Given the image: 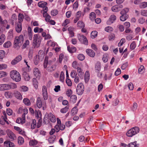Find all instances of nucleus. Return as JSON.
I'll return each instance as SVG.
<instances>
[{
    "label": "nucleus",
    "mask_w": 147,
    "mask_h": 147,
    "mask_svg": "<svg viewBox=\"0 0 147 147\" xmlns=\"http://www.w3.org/2000/svg\"><path fill=\"white\" fill-rule=\"evenodd\" d=\"M24 37L22 35L16 37L14 42L13 47L17 49H19L23 43Z\"/></svg>",
    "instance_id": "f257e3e1"
},
{
    "label": "nucleus",
    "mask_w": 147,
    "mask_h": 147,
    "mask_svg": "<svg viewBox=\"0 0 147 147\" xmlns=\"http://www.w3.org/2000/svg\"><path fill=\"white\" fill-rule=\"evenodd\" d=\"M42 38L38 34H35L33 36L32 45L34 48H38L41 43Z\"/></svg>",
    "instance_id": "f03ea898"
},
{
    "label": "nucleus",
    "mask_w": 147,
    "mask_h": 147,
    "mask_svg": "<svg viewBox=\"0 0 147 147\" xmlns=\"http://www.w3.org/2000/svg\"><path fill=\"white\" fill-rule=\"evenodd\" d=\"M10 77L13 80L16 82L20 81L21 77L18 72L16 70H12L10 73Z\"/></svg>",
    "instance_id": "7ed1b4c3"
},
{
    "label": "nucleus",
    "mask_w": 147,
    "mask_h": 147,
    "mask_svg": "<svg viewBox=\"0 0 147 147\" xmlns=\"http://www.w3.org/2000/svg\"><path fill=\"white\" fill-rule=\"evenodd\" d=\"M140 129L138 127H135L129 130L126 133L127 136L129 137H132L139 133Z\"/></svg>",
    "instance_id": "20e7f679"
},
{
    "label": "nucleus",
    "mask_w": 147,
    "mask_h": 147,
    "mask_svg": "<svg viewBox=\"0 0 147 147\" xmlns=\"http://www.w3.org/2000/svg\"><path fill=\"white\" fill-rule=\"evenodd\" d=\"M36 105L38 108H42L43 110L46 109V103L45 101L42 102L40 97H38L36 100Z\"/></svg>",
    "instance_id": "39448f33"
},
{
    "label": "nucleus",
    "mask_w": 147,
    "mask_h": 147,
    "mask_svg": "<svg viewBox=\"0 0 147 147\" xmlns=\"http://www.w3.org/2000/svg\"><path fill=\"white\" fill-rule=\"evenodd\" d=\"M84 86L83 84L80 83H79L77 87L76 92L77 94L79 95H82L84 92Z\"/></svg>",
    "instance_id": "423d86ee"
},
{
    "label": "nucleus",
    "mask_w": 147,
    "mask_h": 147,
    "mask_svg": "<svg viewBox=\"0 0 147 147\" xmlns=\"http://www.w3.org/2000/svg\"><path fill=\"white\" fill-rule=\"evenodd\" d=\"M44 56V54L43 51L41 50H40L38 53V56H36V59L34 61L35 64L36 65L38 64L39 62L38 59H43Z\"/></svg>",
    "instance_id": "0eeeda50"
},
{
    "label": "nucleus",
    "mask_w": 147,
    "mask_h": 147,
    "mask_svg": "<svg viewBox=\"0 0 147 147\" xmlns=\"http://www.w3.org/2000/svg\"><path fill=\"white\" fill-rule=\"evenodd\" d=\"M78 40L81 43L85 45L88 44V41L86 36L83 35L79 34L78 36Z\"/></svg>",
    "instance_id": "6e6552de"
},
{
    "label": "nucleus",
    "mask_w": 147,
    "mask_h": 147,
    "mask_svg": "<svg viewBox=\"0 0 147 147\" xmlns=\"http://www.w3.org/2000/svg\"><path fill=\"white\" fill-rule=\"evenodd\" d=\"M123 6L122 5H116L112 7L111 10L114 12H118L121 10L123 8Z\"/></svg>",
    "instance_id": "1a4fd4ad"
},
{
    "label": "nucleus",
    "mask_w": 147,
    "mask_h": 147,
    "mask_svg": "<svg viewBox=\"0 0 147 147\" xmlns=\"http://www.w3.org/2000/svg\"><path fill=\"white\" fill-rule=\"evenodd\" d=\"M7 136L11 141L16 139V138L15 134L10 130L7 129Z\"/></svg>",
    "instance_id": "9d476101"
},
{
    "label": "nucleus",
    "mask_w": 147,
    "mask_h": 147,
    "mask_svg": "<svg viewBox=\"0 0 147 147\" xmlns=\"http://www.w3.org/2000/svg\"><path fill=\"white\" fill-rule=\"evenodd\" d=\"M22 57L21 55H18L11 62V63L13 65L17 64L19 62L21 61L22 59Z\"/></svg>",
    "instance_id": "9b49d317"
},
{
    "label": "nucleus",
    "mask_w": 147,
    "mask_h": 147,
    "mask_svg": "<svg viewBox=\"0 0 147 147\" xmlns=\"http://www.w3.org/2000/svg\"><path fill=\"white\" fill-rule=\"evenodd\" d=\"M13 94L14 96L17 99L21 100L22 99V96L20 92L17 90L14 91Z\"/></svg>",
    "instance_id": "f8f14e48"
},
{
    "label": "nucleus",
    "mask_w": 147,
    "mask_h": 147,
    "mask_svg": "<svg viewBox=\"0 0 147 147\" xmlns=\"http://www.w3.org/2000/svg\"><path fill=\"white\" fill-rule=\"evenodd\" d=\"M116 16L114 15H113L111 16L109 20L107 21V24L108 25H110L113 23L116 20Z\"/></svg>",
    "instance_id": "ddd939ff"
},
{
    "label": "nucleus",
    "mask_w": 147,
    "mask_h": 147,
    "mask_svg": "<svg viewBox=\"0 0 147 147\" xmlns=\"http://www.w3.org/2000/svg\"><path fill=\"white\" fill-rule=\"evenodd\" d=\"M15 26L16 31L18 33L20 32L22 30V24L16 23Z\"/></svg>",
    "instance_id": "4468645a"
},
{
    "label": "nucleus",
    "mask_w": 147,
    "mask_h": 147,
    "mask_svg": "<svg viewBox=\"0 0 147 147\" xmlns=\"http://www.w3.org/2000/svg\"><path fill=\"white\" fill-rule=\"evenodd\" d=\"M86 52L87 55L90 57H93L95 55V53L94 51L91 49H87Z\"/></svg>",
    "instance_id": "2eb2a0df"
},
{
    "label": "nucleus",
    "mask_w": 147,
    "mask_h": 147,
    "mask_svg": "<svg viewBox=\"0 0 147 147\" xmlns=\"http://www.w3.org/2000/svg\"><path fill=\"white\" fill-rule=\"evenodd\" d=\"M4 144L5 147H14V144L10 141H5Z\"/></svg>",
    "instance_id": "dca6fc26"
},
{
    "label": "nucleus",
    "mask_w": 147,
    "mask_h": 147,
    "mask_svg": "<svg viewBox=\"0 0 147 147\" xmlns=\"http://www.w3.org/2000/svg\"><path fill=\"white\" fill-rule=\"evenodd\" d=\"M101 64L99 62H97L95 64V72H98L100 71L101 70Z\"/></svg>",
    "instance_id": "f3484780"
},
{
    "label": "nucleus",
    "mask_w": 147,
    "mask_h": 147,
    "mask_svg": "<svg viewBox=\"0 0 147 147\" xmlns=\"http://www.w3.org/2000/svg\"><path fill=\"white\" fill-rule=\"evenodd\" d=\"M43 17L45 18V21L47 22H49L51 19V16L48 13H43Z\"/></svg>",
    "instance_id": "a211bd4d"
},
{
    "label": "nucleus",
    "mask_w": 147,
    "mask_h": 147,
    "mask_svg": "<svg viewBox=\"0 0 147 147\" xmlns=\"http://www.w3.org/2000/svg\"><path fill=\"white\" fill-rule=\"evenodd\" d=\"M56 69V66L55 65H48L47 70L48 71L52 72L55 70Z\"/></svg>",
    "instance_id": "6ab92c4d"
},
{
    "label": "nucleus",
    "mask_w": 147,
    "mask_h": 147,
    "mask_svg": "<svg viewBox=\"0 0 147 147\" xmlns=\"http://www.w3.org/2000/svg\"><path fill=\"white\" fill-rule=\"evenodd\" d=\"M48 60L49 58L48 56H46L43 63L44 67V68H47L48 66Z\"/></svg>",
    "instance_id": "aec40b11"
},
{
    "label": "nucleus",
    "mask_w": 147,
    "mask_h": 147,
    "mask_svg": "<svg viewBox=\"0 0 147 147\" xmlns=\"http://www.w3.org/2000/svg\"><path fill=\"white\" fill-rule=\"evenodd\" d=\"M47 5V3L44 1H40L38 3V5L40 7L43 8Z\"/></svg>",
    "instance_id": "412c9836"
},
{
    "label": "nucleus",
    "mask_w": 147,
    "mask_h": 147,
    "mask_svg": "<svg viewBox=\"0 0 147 147\" xmlns=\"http://www.w3.org/2000/svg\"><path fill=\"white\" fill-rule=\"evenodd\" d=\"M49 119L53 123H54L56 121V119L55 116L51 113H49Z\"/></svg>",
    "instance_id": "4be33fe9"
},
{
    "label": "nucleus",
    "mask_w": 147,
    "mask_h": 147,
    "mask_svg": "<svg viewBox=\"0 0 147 147\" xmlns=\"http://www.w3.org/2000/svg\"><path fill=\"white\" fill-rule=\"evenodd\" d=\"M24 16L22 14L19 13L18 16V23H21L23 20Z\"/></svg>",
    "instance_id": "5701e85b"
},
{
    "label": "nucleus",
    "mask_w": 147,
    "mask_h": 147,
    "mask_svg": "<svg viewBox=\"0 0 147 147\" xmlns=\"http://www.w3.org/2000/svg\"><path fill=\"white\" fill-rule=\"evenodd\" d=\"M34 74L35 76L37 77L40 74L39 69L37 68H35L34 69Z\"/></svg>",
    "instance_id": "b1692460"
},
{
    "label": "nucleus",
    "mask_w": 147,
    "mask_h": 147,
    "mask_svg": "<svg viewBox=\"0 0 147 147\" xmlns=\"http://www.w3.org/2000/svg\"><path fill=\"white\" fill-rule=\"evenodd\" d=\"M2 118L7 124H9L7 120V117L6 113L5 111L3 112V115L2 116Z\"/></svg>",
    "instance_id": "393cba45"
},
{
    "label": "nucleus",
    "mask_w": 147,
    "mask_h": 147,
    "mask_svg": "<svg viewBox=\"0 0 147 147\" xmlns=\"http://www.w3.org/2000/svg\"><path fill=\"white\" fill-rule=\"evenodd\" d=\"M49 114L47 113H45L44 118V122L46 123L47 122H48L49 117Z\"/></svg>",
    "instance_id": "a878e982"
},
{
    "label": "nucleus",
    "mask_w": 147,
    "mask_h": 147,
    "mask_svg": "<svg viewBox=\"0 0 147 147\" xmlns=\"http://www.w3.org/2000/svg\"><path fill=\"white\" fill-rule=\"evenodd\" d=\"M77 69L79 76L81 77L82 75L84 74V72H82V70L80 68L78 67L77 68Z\"/></svg>",
    "instance_id": "bb28decb"
},
{
    "label": "nucleus",
    "mask_w": 147,
    "mask_h": 147,
    "mask_svg": "<svg viewBox=\"0 0 147 147\" xmlns=\"http://www.w3.org/2000/svg\"><path fill=\"white\" fill-rule=\"evenodd\" d=\"M5 39V37L4 34H2L0 36V45L3 44Z\"/></svg>",
    "instance_id": "cd10ccee"
},
{
    "label": "nucleus",
    "mask_w": 147,
    "mask_h": 147,
    "mask_svg": "<svg viewBox=\"0 0 147 147\" xmlns=\"http://www.w3.org/2000/svg\"><path fill=\"white\" fill-rule=\"evenodd\" d=\"M23 102L25 105L27 106L30 105L31 104L30 100L27 98H24L23 100Z\"/></svg>",
    "instance_id": "c85d7f7f"
},
{
    "label": "nucleus",
    "mask_w": 147,
    "mask_h": 147,
    "mask_svg": "<svg viewBox=\"0 0 147 147\" xmlns=\"http://www.w3.org/2000/svg\"><path fill=\"white\" fill-rule=\"evenodd\" d=\"M33 85L35 89H37L38 87V82L35 78H33L32 79Z\"/></svg>",
    "instance_id": "c756f323"
},
{
    "label": "nucleus",
    "mask_w": 147,
    "mask_h": 147,
    "mask_svg": "<svg viewBox=\"0 0 147 147\" xmlns=\"http://www.w3.org/2000/svg\"><path fill=\"white\" fill-rule=\"evenodd\" d=\"M38 143V141L36 140H31L30 141L29 144L30 146H34L36 145Z\"/></svg>",
    "instance_id": "7c9ffc66"
},
{
    "label": "nucleus",
    "mask_w": 147,
    "mask_h": 147,
    "mask_svg": "<svg viewBox=\"0 0 147 147\" xmlns=\"http://www.w3.org/2000/svg\"><path fill=\"white\" fill-rule=\"evenodd\" d=\"M89 74L88 72L86 71L84 77V80L85 82L87 83L88 82L89 79Z\"/></svg>",
    "instance_id": "2f4dec72"
},
{
    "label": "nucleus",
    "mask_w": 147,
    "mask_h": 147,
    "mask_svg": "<svg viewBox=\"0 0 147 147\" xmlns=\"http://www.w3.org/2000/svg\"><path fill=\"white\" fill-rule=\"evenodd\" d=\"M129 9L127 8H125L122 10L120 12V14L121 15H127V13L129 11Z\"/></svg>",
    "instance_id": "473e14b6"
},
{
    "label": "nucleus",
    "mask_w": 147,
    "mask_h": 147,
    "mask_svg": "<svg viewBox=\"0 0 147 147\" xmlns=\"http://www.w3.org/2000/svg\"><path fill=\"white\" fill-rule=\"evenodd\" d=\"M12 93L9 92H6L5 93L4 95L5 97L7 98H12L11 96Z\"/></svg>",
    "instance_id": "72a5a7b5"
},
{
    "label": "nucleus",
    "mask_w": 147,
    "mask_h": 147,
    "mask_svg": "<svg viewBox=\"0 0 147 147\" xmlns=\"http://www.w3.org/2000/svg\"><path fill=\"white\" fill-rule=\"evenodd\" d=\"M98 34L97 32L96 31H92L91 33V37L94 39L96 37Z\"/></svg>",
    "instance_id": "f704fd0d"
},
{
    "label": "nucleus",
    "mask_w": 147,
    "mask_h": 147,
    "mask_svg": "<svg viewBox=\"0 0 147 147\" xmlns=\"http://www.w3.org/2000/svg\"><path fill=\"white\" fill-rule=\"evenodd\" d=\"M77 99V97L75 95H71L70 97V100L73 103L76 102Z\"/></svg>",
    "instance_id": "c9c22d12"
},
{
    "label": "nucleus",
    "mask_w": 147,
    "mask_h": 147,
    "mask_svg": "<svg viewBox=\"0 0 147 147\" xmlns=\"http://www.w3.org/2000/svg\"><path fill=\"white\" fill-rule=\"evenodd\" d=\"M67 50L68 51L71 53H73L75 52L76 51V48L75 47H73L70 48L69 46L67 47Z\"/></svg>",
    "instance_id": "e433bc0d"
},
{
    "label": "nucleus",
    "mask_w": 147,
    "mask_h": 147,
    "mask_svg": "<svg viewBox=\"0 0 147 147\" xmlns=\"http://www.w3.org/2000/svg\"><path fill=\"white\" fill-rule=\"evenodd\" d=\"M43 31V29L42 28H39L38 27H36L34 30V32L35 33H40L42 32Z\"/></svg>",
    "instance_id": "4c0bfd02"
},
{
    "label": "nucleus",
    "mask_w": 147,
    "mask_h": 147,
    "mask_svg": "<svg viewBox=\"0 0 147 147\" xmlns=\"http://www.w3.org/2000/svg\"><path fill=\"white\" fill-rule=\"evenodd\" d=\"M96 14L94 12H92L91 13L90 15V18L92 20H95L96 18Z\"/></svg>",
    "instance_id": "58836bf2"
},
{
    "label": "nucleus",
    "mask_w": 147,
    "mask_h": 147,
    "mask_svg": "<svg viewBox=\"0 0 147 147\" xmlns=\"http://www.w3.org/2000/svg\"><path fill=\"white\" fill-rule=\"evenodd\" d=\"M128 16L127 15H121L120 17V20L121 21H124L128 18Z\"/></svg>",
    "instance_id": "ea45409f"
},
{
    "label": "nucleus",
    "mask_w": 147,
    "mask_h": 147,
    "mask_svg": "<svg viewBox=\"0 0 147 147\" xmlns=\"http://www.w3.org/2000/svg\"><path fill=\"white\" fill-rule=\"evenodd\" d=\"M64 72L62 71L61 72L60 76V80L62 82H64Z\"/></svg>",
    "instance_id": "a19ab883"
},
{
    "label": "nucleus",
    "mask_w": 147,
    "mask_h": 147,
    "mask_svg": "<svg viewBox=\"0 0 147 147\" xmlns=\"http://www.w3.org/2000/svg\"><path fill=\"white\" fill-rule=\"evenodd\" d=\"M77 111V108L76 107H75L72 109L71 111V114L72 115H74L76 114Z\"/></svg>",
    "instance_id": "79ce46f5"
},
{
    "label": "nucleus",
    "mask_w": 147,
    "mask_h": 147,
    "mask_svg": "<svg viewBox=\"0 0 147 147\" xmlns=\"http://www.w3.org/2000/svg\"><path fill=\"white\" fill-rule=\"evenodd\" d=\"M5 53L4 51L3 50H0V59H2L5 57Z\"/></svg>",
    "instance_id": "37998d69"
},
{
    "label": "nucleus",
    "mask_w": 147,
    "mask_h": 147,
    "mask_svg": "<svg viewBox=\"0 0 147 147\" xmlns=\"http://www.w3.org/2000/svg\"><path fill=\"white\" fill-rule=\"evenodd\" d=\"M140 7L141 8H145L147 7V2H144L141 3Z\"/></svg>",
    "instance_id": "c03bdc74"
},
{
    "label": "nucleus",
    "mask_w": 147,
    "mask_h": 147,
    "mask_svg": "<svg viewBox=\"0 0 147 147\" xmlns=\"http://www.w3.org/2000/svg\"><path fill=\"white\" fill-rule=\"evenodd\" d=\"M25 80L26 81H29L30 79V77L29 74L26 72L23 74Z\"/></svg>",
    "instance_id": "a18cd8bd"
},
{
    "label": "nucleus",
    "mask_w": 147,
    "mask_h": 147,
    "mask_svg": "<svg viewBox=\"0 0 147 147\" xmlns=\"http://www.w3.org/2000/svg\"><path fill=\"white\" fill-rule=\"evenodd\" d=\"M11 43L10 41L6 42L3 45V46L5 48H8L11 45Z\"/></svg>",
    "instance_id": "49530a36"
},
{
    "label": "nucleus",
    "mask_w": 147,
    "mask_h": 147,
    "mask_svg": "<svg viewBox=\"0 0 147 147\" xmlns=\"http://www.w3.org/2000/svg\"><path fill=\"white\" fill-rule=\"evenodd\" d=\"M78 27L80 28H83L84 27V23L82 21H79L77 23Z\"/></svg>",
    "instance_id": "de8ad7c7"
},
{
    "label": "nucleus",
    "mask_w": 147,
    "mask_h": 147,
    "mask_svg": "<svg viewBox=\"0 0 147 147\" xmlns=\"http://www.w3.org/2000/svg\"><path fill=\"white\" fill-rule=\"evenodd\" d=\"M69 108V107L68 106H66L65 108L61 109L60 111L61 113H66L68 110Z\"/></svg>",
    "instance_id": "09e8293b"
},
{
    "label": "nucleus",
    "mask_w": 147,
    "mask_h": 147,
    "mask_svg": "<svg viewBox=\"0 0 147 147\" xmlns=\"http://www.w3.org/2000/svg\"><path fill=\"white\" fill-rule=\"evenodd\" d=\"M136 47V45L135 42V41H133L130 45V49L131 50H133L135 49Z\"/></svg>",
    "instance_id": "8fccbe9b"
},
{
    "label": "nucleus",
    "mask_w": 147,
    "mask_h": 147,
    "mask_svg": "<svg viewBox=\"0 0 147 147\" xmlns=\"http://www.w3.org/2000/svg\"><path fill=\"white\" fill-rule=\"evenodd\" d=\"M113 30V28L111 26H107L105 28V30L108 32H110Z\"/></svg>",
    "instance_id": "3c124183"
},
{
    "label": "nucleus",
    "mask_w": 147,
    "mask_h": 147,
    "mask_svg": "<svg viewBox=\"0 0 147 147\" xmlns=\"http://www.w3.org/2000/svg\"><path fill=\"white\" fill-rule=\"evenodd\" d=\"M7 74L6 72L3 71H0V78L6 76Z\"/></svg>",
    "instance_id": "603ef678"
},
{
    "label": "nucleus",
    "mask_w": 147,
    "mask_h": 147,
    "mask_svg": "<svg viewBox=\"0 0 147 147\" xmlns=\"http://www.w3.org/2000/svg\"><path fill=\"white\" fill-rule=\"evenodd\" d=\"M18 142L19 144H22L24 142V138L21 137H19L18 138Z\"/></svg>",
    "instance_id": "864d4df0"
},
{
    "label": "nucleus",
    "mask_w": 147,
    "mask_h": 147,
    "mask_svg": "<svg viewBox=\"0 0 147 147\" xmlns=\"http://www.w3.org/2000/svg\"><path fill=\"white\" fill-rule=\"evenodd\" d=\"M13 37V31L10 30L8 33V37L9 38H11Z\"/></svg>",
    "instance_id": "5fc2aeb1"
},
{
    "label": "nucleus",
    "mask_w": 147,
    "mask_h": 147,
    "mask_svg": "<svg viewBox=\"0 0 147 147\" xmlns=\"http://www.w3.org/2000/svg\"><path fill=\"white\" fill-rule=\"evenodd\" d=\"M36 125V121L35 120H33L32 122L31 125V128L32 129H34L35 128Z\"/></svg>",
    "instance_id": "6e6d98bb"
},
{
    "label": "nucleus",
    "mask_w": 147,
    "mask_h": 147,
    "mask_svg": "<svg viewBox=\"0 0 147 147\" xmlns=\"http://www.w3.org/2000/svg\"><path fill=\"white\" fill-rule=\"evenodd\" d=\"M78 59L80 60L83 61L85 58L84 56L82 54H80L78 56Z\"/></svg>",
    "instance_id": "4d7b16f0"
},
{
    "label": "nucleus",
    "mask_w": 147,
    "mask_h": 147,
    "mask_svg": "<svg viewBox=\"0 0 147 147\" xmlns=\"http://www.w3.org/2000/svg\"><path fill=\"white\" fill-rule=\"evenodd\" d=\"M20 88V90L22 91L26 92L28 90V88L25 86H22Z\"/></svg>",
    "instance_id": "13d9d810"
},
{
    "label": "nucleus",
    "mask_w": 147,
    "mask_h": 147,
    "mask_svg": "<svg viewBox=\"0 0 147 147\" xmlns=\"http://www.w3.org/2000/svg\"><path fill=\"white\" fill-rule=\"evenodd\" d=\"M115 35L114 34H111L109 36V40H112L114 39Z\"/></svg>",
    "instance_id": "bf43d9fd"
},
{
    "label": "nucleus",
    "mask_w": 147,
    "mask_h": 147,
    "mask_svg": "<svg viewBox=\"0 0 147 147\" xmlns=\"http://www.w3.org/2000/svg\"><path fill=\"white\" fill-rule=\"evenodd\" d=\"M66 94L68 96H70L72 94L71 90L69 89H68L66 91Z\"/></svg>",
    "instance_id": "052dcab7"
},
{
    "label": "nucleus",
    "mask_w": 147,
    "mask_h": 147,
    "mask_svg": "<svg viewBox=\"0 0 147 147\" xmlns=\"http://www.w3.org/2000/svg\"><path fill=\"white\" fill-rule=\"evenodd\" d=\"M66 82L68 86H70L72 85V82L71 80L68 78L66 79Z\"/></svg>",
    "instance_id": "680f3d73"
},
{
    "label": "nucleus",
    "mask_w": 147,
    "mask_h": 147,
    "mask_svg": "<svg viewBox=\"0 0 147 147\" xmlns=\"http://www.w3.org/2000/svg\"><path fill=\"white\" fill-rule=\"evenodd\" d=\"M58 13V11L57 10H53L51 12V14L52 16H54L57 15Z\"/></svg>",
    "instance_id": "e2e57ef3"
},
{
    "label": "nucleus",
    "mask_w": 147,
    "mask_h": 147,
    "mask_svg": "<svg viewBox=\"0 0 147 147\" xmlns=\"http://www.w3.org/2000/svg\"><path fill=\"white\" fill-rule=\"evenodd\" d=\"M6 112L8 115H11L12 114L13 111L11 109L8 108L6 109Z\"/></svg>",
    "instance_id": "0e129e2a"
},
{
    "label": "nucleus",
    "mask_w": 147,
    "mask_h": 147,
    "mask_svg": "<svg viewBox=\"0 0 147 147\" xmlns=\"http://www.w3.org/2000/svg\"><path fill=\"white\" fill-rule=\"evenodd\" d=\"M77 75V73L75 71H72L71 73V76L73 78L75 77Z\"/></svg>",
    "instance_id": "69168bd1"
},
{
    "label": "nucleus",
    "mask_w": 147,
    "mask_h": 147,
    "mask_svg": "<svg viewBox=\"0 0 147 147\" xmlns=\"http://www.w3.org/2000/svg\"><path fill=\"white\" fill-rule=\"evenodd\" d=\"M102 59L103 61L104 62H107L108 61L107 55L106 54L104 55L102 58Z\"/></svg>",
    "instance_id": "338daca9"
},
{
    "label": "nucleus",
    "mask_w": 147,
    "mask_h": 147,
    "mask_svg": "<svg viewBox=\"0 0 147 147\" xmlns=\"http://www.w3.org/2000/svg\"><path fill=\"white\" fill-rule=\"evenodd\" d=\"M141 14L144 16H147V10H143L141 12Z\"/></svg>",
    "instance_id": "774afa93"
}]
</instances>
